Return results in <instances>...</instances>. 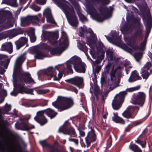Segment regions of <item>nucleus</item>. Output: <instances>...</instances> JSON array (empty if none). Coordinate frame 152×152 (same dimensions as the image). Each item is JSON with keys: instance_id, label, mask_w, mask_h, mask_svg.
I'll list each match as a JSON object with an SVG mask.
<instances>
[{"instance_id": "55", "label": "nucleus", "mask_w": 152, "mask_h": 152, "mask_svg": "<svg viewBox=\"0 0 152 152\" xmlns=\"http://www.w3.org/2000/svg\"><path fill=\"white\" fill-rule=\"evenodd\" d=\"M2 110L6 112L5 114H7V113L10 111L11 110V106L10 105L6 104L5 106L2 109Z\"/></svg>"}, {"instance_id": "22", "label": "nucleus", "mask_w": 152, "mask_h": 152, "mask_svg": "<svg viewBox=\"0 0 152 152\" xmlns=\"http://www.w3.org/2000/svg\"><path fill=\"white\" fill-rule=\"evenodd\" d=\"M147 42L145 41H143L141 42L140 44V47L138 45V42H137L135 43H134L131 45H130V46L134 50H140L142 51L145 50V48Z\"/></svg>"}, {"instance_id": "41", "label": "nucleus", "mask_w": 152, "mask_h": 152, "mask_svg": "<svg viewBox=\"0 0 152 152\" xmlns=\"http://www.w3.org/2000/svg\"><path fill=\"white\" fill-rule=\"evenodd\" d=\"M86 33L88 34L89 33L90 34V36L91 38H96V39H97L96 35L95 34L91 28H89L88 29H86Z\"/></svg>"}, {"instance_id": "59", "label": "nucleus", "mask_w": 152, "mask_h": 152, "mask_svg": "<svg viewBox=\"0 0 152 152\" xmlns=\"http://www.w3.org/2000/svg\"><path fill=\"white\" fill-rule=\"evenodd\" d=\"M30 39L31 41L32 42H35L36 39V37L34 34H32L30 36Z\"/></svg>"}, {"instance_id": "37", "label": "nucleus", "mask_w": 152, "mask_h": 152, "mask_svg": "<svg viewBox=\"0 0 152 152\" xmlns=\"http://www.w3.org/2000/svg\"><path fill=\"white\" fill-rule=\"evenodd\" d=\"M1 14L2 15L8 19H11L12 17V13L9 11L3 10Z\"/></svg>"}, {"instance_id": "31", "label": "nucleus", "mask_w": 152, "mask_h": 152, "mask_svg": "<svg viewBox=\"0 0 152 152\" xmlns=\"http://www.w3.org/2000/svg\"><path fill=\"white\" fill-rule=\"evenodd\" d=\"M78 46L79 49L84 52L86 54L87 56V58L88 59H90L91 60L90 57L88 55H87L88 48L85 45L83 44L80 42L78 43Z\"/></svg>"}, {"instance_id": "27", "label": "nucleus", "mask_w": 152, "mask_h": 152, "mask_svg": "<svg viewBox=\"0 0 152 152\" xmlns=\"http://www.w3.org/2000/svg\"><path fill=\"white\" fill-rule=\"evenodd\" d=\"M45 72L47 76H49L51 78H53V79L55 75L57 74L56 67L55 69L52 67H49L45 70Z\"/></svg>"}, {"instance_id": "32", "label": "nucleus", "mask_w": 152, "mask_h": 152, "mask_svg": "<svg viewBox=\"0 0 152 152\" xmlns=\"http://www.w3.org/2000/svg\"><path fill=\"white\" fill-rule=\"evenodd\" d=\"M63 49L62 47L54 48L50 50V53L52 55L61 53L63 51Z\"/></svg>"}, {"instance_id": "8", "label": "nucleus", "mask_w": 152, "mask_h": 152, "mask_svg": "<svg viewBox=\"0 0 152 152\" xmlns=\"http://www.w3.org/2000/svg\"><path fill=\"white\" fill-rule=\"evenodd\" d=\"M72 64L75 71L79 73H85L86 69V65L82 62L81 59L79 57H74L72 60Z\"/></svg>"}, {"instance_id": "60", "label": "nucleus", "mask_w": 152, "mask_h": 152, "mask_svg": "<svg viewBox=\"0 0 152 152\" xmlns=\"http://www.w3.org/2000/svg\"><path fill=\"white\" fill-rule=\"evenodd\" d=\"M19 93L18 91H18H16L15 88L13 89V91H12L11 93V95L13 96H16Z\"/></svg>"}, {"instance_id": "21", "label": "nucleus", "mask_w": 152, "mask_h": 152, "mask_svg": "<svg viewBox=\"0 0 152 152\" xmlns=\"http://www.w3.org/2000/svg\"><path fill=\"white\" fill-rule=\"evenodd\" d=\"M75 14V13L70 14L67 18L69 24L72 26L75 27L77 26L78 22Z\"/></svg>"}, {"instance_id": "47", "label": "nucleus", "mask_w": 152, "mask_h": 152, "mask_svg": "<svg viewBox=\"0 0 152 152\" xmlns=\"http://www.w3.org/2000/svg\"><path fill=\"white\" fill-rule=\"evenodd\" d=\"M127 109H128V110H129V112L131 113L132 115V114L134 111L136 110H138L139 109V107L137 106H129L127 108Z\"/></svg>"}, {"instance_id": "62", "label": "nucleus", "mask_w": 152, "mask_h": 152, "mask_svg": "<svg viewBox=\"0 0 152 152\" xmlns=\"http://www.w3.org/2000/svg\"><path fill=\"white\" fill-rule=\"evenodd\" d=\"M29 19L31 20H34L37 21H39V19L37 15H35L31 16Z\"/></svg>"}, {"instance_id": "1", "label": "nucleus", "mask_w": 152, "mask_h": 152, "mask_svg": "<svg viewBox=\"0 0 152 152\" xmlns=\"http://www.w3.org/2000/svg\"><path fill=\"white\" fill-rule=\"evenodd\" d=\"M109 7L110 9L106 7H100L99 11L101 15L103 16V17L98 13L95 12V9L94 8H88V10L90 15H92L96 20L99 22H102L104 20L111 17L113 8V7L110 6Z\"/></svg>"}, {"instance_id": "4", "label": "nucleus", "mask_w": 152, "mask_h": 152, "mask_svg": "<svg viewBox=\"0 0 152 152\" xmlns=\"http://www.w3.org/2000/svg\"><path fill=\"white\" fill-rule=\"evenodd\" d=\"M140 86L138 85L133 87L127 88L126 91H121L115 96V110H119L122 107L125 97L127 94V92H132L139 90Z\"/></svg>"}, {"instance_id": "51", "label": "nucleus", "mask_w": 152, "mask_h": 152, "mask_svg": "<svg viewBox=\"0 0 152 152\" xmlns=\"http://www.w3.org/2000/svg\"><path fill=\"white\" fill-rule=\"evenodd\" d=\"M104 45L100 41L99 43L98 46L96 47V49L98 52H101L103 50Z\"/></svg>"}, {"instance_id": "5", "label": "nucleus", "mask_w": 152, "mask_h": 152, "mask_svg": "<svg viewBox=\"0 0 152 152\" xmlns=\"http://www.w3.org/2000/svg\"><path fill=\"white\" fill-rule=\"evenodd\" d=\"M25 56L24 54L21 55L17 59L15 64L14 72L13 75L14 86L15 88L18 89L16 84L18 80V76L20 75V73L22 71V65L26 59Z\"/></svg>"}, {"instance_id": "39", "label": "nucleus", "mask_w": 152, "mask_h": 152, "mask_svg": "<svg viewBox=\"0 0 152 152\" xmlns=\"http://www.w3.org/2000/svg\"><path fill=\"white\" fill-rule=\"evenodd\" d=\"M56 71H57L58 72V77H57L56 75H55L54 76L53 80H59L63 76V73H61L60 70L59 69L58 66H56Z\"/></svg>"}, {"instance_id": "2", "label": "nucleus", "mask_w": 152, "mask_h": 152, "mask_svg": "<svg viewBox=\"0 0 152 152\" xmlns=\"http://www.w3.org/2000/svg\"><path fill=\"white\" fill-rule=\"evenodd\" d=\"M44 114H46L51 119H52L55 118L56 116L58 113L50 108L38 111L36 115L34 118V119L41 126L45 125L47 123L48 121L47 119L44 116Z\"/></svg>"}, {"instance_id": "63", "label": "nucleus", "mask_w": 152, "mask_h": 152, "mask_svg": "<svg viewBox=\"0 0 152 152\" xmlns=\"http://www.w3.org/2000/svg\"><path fill=\"white\" fill-rule=\"evenodd\" d=\"M69 140L70 142H74L76 145H78V140L77 139L70 138L69 139Z\"/></svg>"}, {"instance_id": "29", "label": "nucleus", "mask_w": 152, "mask_h": 152, "mask_svg": "<svg viewBox=\"0 0 152 152\" xmlns=\"http://www.w3.org/2000/svg\"><path fill=\"white\" fill-rule=\"evenodd\" d=\"M94 94L96 99H98L99 98V95H100L102 94V91L100 90L99 86L95 83H94Z\"/></svg>"}, {"instance_id": "3", "label": "nucleus", "mask_w": 152, "mask_h": 152, "mask_svg": "<svg viewBox=\"0 0 152 152\" xmlns=\"http://www.w3.org/2000/svg\"><path fill=\"white\" fill-rule=\"evenodd\" d=\"M73 104V100L71 98L61 96H58L57 100L52 103V105L60 112L70 108Z\"/></svg>"}, {"instance_id": "42", "label": "nucleus", "mask_w": 152, "mask_h": 152, "mask_svg": "<svg viewBox=\"0 0 152 152\" xmlns=\"http://www.w3.org/2000/svg\"><path fill=\"white\" fill-rule=\"evenodd\" d=\"M77 14L80 20L82 22H83L87 20L86 17L80 11L77 12Z\"/></svg>"}, {"instance_id": "26", "label": "nucleus", "mask_w": 152, "mask_h": 152, "mask_svg": "<svg viewBox=\"0 0 152 152\" xmlns=\"http://www.w3.org/2000/svg\"><path fill=\"white\" fill-rule=\"evenodd\" d=\"M1 49L3 51L8 52L9 53H12L13 52L12 43L9 42L2 45Z\"/></svg>"}, {"instance_id": "54", "label": "nucleus", "mask_w": 152, "mask_h": 152, "mask_svg": "<svg viewBox=\"0 0 152 152\" xmlns=\"http://www.w3.org/2000/svg\"><path fill=\"white\" fill-rule=\"evenodd\" d=\"M47 20L51 23L55 24L56 23L53 18L52 15H50L46 17Z\"/></svg>"}, {"instance_id": "43", "label": "nucleus", "mask_w": 152, "mask_h": 152, "mask_svg": "<svg viewBox=\"0 0 152 152\" xmlns=\"http://www.w3.org/2000/svg\"><path fill=\"white\" fill-rule=\"evenodd\" d=\"M117 113H115V122L116 123H120L122 124H124V121L121 118L117 116Z\"/></svg>"}, {"instance_id": "20", "label": "nucleus", "mask_w": 152, "mask_h": 152, "mask_svg": "<svg viewBox=\"0 0 152 152\" xmlns=\"http://www.w3.org/2000/svg\"><path fill=\"white\" fill-rule=\"evenodd\" d=\"M142 31L141 29L139 28L137 30L135 33L131 37V41L130 42L129 45H131L134 43H135L137 41V38H139L140 39H142Z\"/></svg>"}, {"instance_id": "58", "label": "nucleus", "mask_w": 152, "mask_h": 152, "mask_svg": "<svg viewBox=\"0 0 152 152\" xmlns=\"http://www.w3.org/2000/svg\"><path fill=\"white\" fill-rule=\"evenodd\" d=\"M44 13L46 15V17L52 15L51 11L49 8L46 9L44 12Z\"/></svg>"}, {"instance_id": "45", "label": "nucleus", "mask_w": 152, "mask_h": 152, "mask_svg": "<svg viewBox=\"0 0 152 152\" xmlns=\"http://www.w3.org/2000/svg\"><path fill=\"white\" fill-rule=\"evenodd\" d=\"M87 41V44L89 45L90 47L92 45L93 43H95V40H97L96 38H91L90 37L87 36L86 37Z\"/></svg>"}, {"instance_id": "34", "label": "nucleus", "mask_w": 152, "mask_h": 152, "mask_svg": "<svg viewBox=\"0 0 152 152\" xmlns=\"http://www.w3.org/2000/svg\"><path fill=\"white\" fill-rule=\"evenodd\" d=\"M129 148L134 152H142V150L139 147L135 144L130 145L129 146Z\"/></svg>"}, {"instance_id": "14", "label": "nucleus", "mask_w": 152, "mask_h": 152, "mask_svg": "<svg viewBox=\"0 0 152 152\" xmlns=\"http://www.w3.org/2000/svg\"><path fill=\"white\" fill-rule=\"evenodd\" d=\"M42 37L43 39L48 40L51 43L55 44L58 38V35L56 33L44 31L42 33Z\"/></svg>"}, {"instance_id": "52", "label": "nucleus", "mask_w": 152, "mask_h": 152, "mask_svg": "<svg viewBox=\"0 0 152 152\" xmlns=\"http://www.w3.org/2000/svg\"><path fill=\"white\" fill-rule=\"evenodd\" d=\"M142 53L141 52H137L135 53L134 55V56L137 61H138L141 58L142 56Z\"/></svg>"}, {"instance_id": "25", "label": "nucleus", "mask_w": 152, "mask_h": 152, "mask_svg": "<svg viewBox=\"0 0 152 152\" xmlns=\"http://www.w3.org/2000/svg\"><path fill=\"white\" fill-rule=\"evenodd\" d=\"M67 81L77 86H80L83 82V78L78 77L68 79Z\"/></svg>"}, {"instance_id": "12", "label": "nucleus", "mask_w": 152, "mask_h": 152, "mask_svg": "<svg viewBox=\"0 0 152 152\" xmlns=\"http://www.w3.org/2000/svg\"><path fill=\"white\" fill-rule=\"evenodd\" d=\"M124 69L123 66V62L115 68V89L120 86V83L122 72Z\"/></svg>"}, {"instance_id": "35", "label": "nucleus", "mask_w": 152, "mask_h": 152, "mask_svg": "<svg viewBox=\"0 0 152 152\" xmlns=\"http://www.w3.org/2000/svg\"><path fill=\"white\" fill-rule=\"evenodd\" d=\"M123 30L126 32H131L132 31V24L128 23L125 24L123 28Z\"/></svg>"}, {"instance_id": "57", "label": "nucleus", "mask_w": 152, "mask_h": 152, "mask_svg": "<svg viewBox=\"0 0 152 152\" xmlns=\"http://www.w3.org/2000/svg\"><path fill=\"white\" fill-rule=\"evenodd\" d=\"M21 23L22 24H23L24 25L27 24L28 22V19L26 18H23L21 19Z\"/></svg>"}, {"instance_id": "17", "label": "nucleus", "mask_w": 152, "mask_h": 152, "mask_svg": "<svg viewBox=\"0 0 152 152\" xmlns=\"http://www.w3.org/2000/svg\"><path fill=\"white\" fill-rule=\"evenodd\" d=\"M40 144L43 147H48L50 148L49 152H67L64 151H61L60 149L55 148L54 145H51L47 143L45 140L40 141L39 142Z\"/></svg>"}, {"instance_id": "56", "label": "nucleus", "mask_w": 152, "mask_h": 152, "mask_svg": "<svg viewBox=\"0 0 152 152\" xmlns=\"http://www.w3.org/2000/svg\"><path fill=\"white\" fill-rule=\"evenodd\" d=\"M77 127V129L79 131L81 130H83L85 129V125L82 123H79L78 126L75 125Z\"/></svg>"}, {"instance_id": "30", "label": "nucleus", "mask_w": 152, "mask_h": 152, "mask_svg": "<svg viewBox=\"0 0 152 152\" xmlns=\"http://www.w3.org/2000/svg\"><path fill=\"white\" fill-rule=\"evenodd\" d=\"M48 54L45 53L42 51L38 50L36 51L34 57L35 59H42L48 57Z\"/></svg>"}, {"instance_id": "11", "label": "nucleus", "mask_w": 152, "mask_h": 152, "mask_svg": "<svg viewBox=\"0 0 152 152\" xmlns=\"http://www.w3.org/2000/svg\"><path fill=\"white\" fill-rule=\"evenodd\" d=\"M58 131L64 134L72 135L73 136L76 134L75 129L71 126L70 123L68 120L66 121L63 125L59 128Z\"/></svg>"}, {"instance_id": "28", "label": "nucleus", "mask_w": 152, "mask_h": 152, "mask_svg": "<svg viewBox=\"0 0 152 152\" xmlns=\"http://www.w3.org/2000/svg\"><path fill=\"white\" fill-rule=\"evenodd\" d=\"M23 31L21 29H18L17 30L16 33L12 31H9L6 33L5 34V36L6 37H9V38L11 39L15 37L19 34H22L23 33Z\"/></svg>"}, {"instance_id": "44", "label": "nucleus", "mask_w": 152, "mask_h": 152, "mask_svg": "<svg viewBox=\"0 0 152 152\" xmlns=\"http://www.w3.org/2000/svg\"><path fill=\"white\" fill-rule=\"evenodd\" d=\"M110 35L111 37L106 35H105V37L109 42L114 44V33H113V31H111V34Z\"/></svg>"}, {"instance_id": "53", "label": "nucleus", "mask_w": 152, "mask_h": 152, "mask_svg": "<svg viewBox=\"0 0 152 152\" xmlns=\"http://www.w3.org/2000/svg\"><path fill=\"white\" fill-rule=\"evenodd\" d=\"M112 143V137L110 135L109 138L107 140V146L106 147V149H107V148H109L111 146Z\"/></svg>"}, {"instance_id": "64", "label": "nucleus", "mask_w": 152, "mask_h": 152, "mask_svg": "<svg viewBox=\"0 0 152 152\" xmlns=\"http://www.w3.org/2000/svg\"><path fill=\"white\" fill-rule=\"evenodd\" d=\"M99 1L102 3L103 5L107 4L110 2L109 0H99Z\"/></svg>"}, {"instance_id": "6", "label": "nucleus", "mask_w": 152, "mask_h": 152, "mask_svg": "<svg viewBox=\"0 0 152 152\" xmlns=\"http://www.w3.org/2000/svg\"><path fill=\"white\" fill-rule=\"evenodd\" d=\"M103 73L106 75L109 73L110 79L108 81L109 90L110 91L113 90L114 89V64L113 63L108 61Z\"/></svg>"}, {"instance_id": "36", "label": "nucleus", "mask_w": 152, "mask_h": 152, "mask_svg": "<svg viewBox=\"0 0 152 152\" xmlns=\"http://www.w3.org/2000/svg\"><path fill=\"white\" fill-rule=\"evenodd\" d=\"M64 67L65 71L67 72L68 73L72 74L73 71L72 68L71 64L69 63H67L64 65Z\"/></svg>"}, {"instance_id": "50", "label": "nucleus", "mask_w": 152, "mask_h": 152, "mask_svg": "<svg viewBox=\"0 0 152 152\" xmlns=\"http://www.w3.org/2000/svg\"><path fill=\"white\" fill-rule=\"evenodd\" d=\"M37 91L39 94H45L49 92L50 91L49 89H39Z\"/></svg>"}, {"instance_id": "16", "label": "nucleus", "mask_w": 152, "mask_h": 152, "mask_svg": "<svg viewBox=\"0 0 152 152\" xmlns=\"http://www.w3.org/2000/svg\"><path fill=\"white\" fill-rule=\"evenodd\" d=\"M20 81L23 82L26 84L35 83L31 77V75L28 72H21L20 73Z\"/></svg>"}, {"instance_id": "18", "label": "nucleus", "mask_w": 152, "mask_h": 152, "mask_svg": "<svg viewBox=\"0 0 152 152\" xmlns=\"http://www.w3.org/2000/svg\"><path fill=\"white\" fill-rule=\"evenodd\" d=\"M16 85L18 88V91L19 93L21 94L26 93L31 95L34 94H33V89L26 88L25 84L18 83V84H16Z\"/></svg>"}, {"instance_id": "61", "label": "nucleus", "mask_w": 152, "mask_h": 152, "mask_svg": "<svg viewBox=\"0 0 152 152\" xmlns=\"http://www.w3.org/2000/svg\"><path fill=\"white\" fill-rule=\"evenodd\" d=\"M46 0H36V2L37 4L41 5H44L46 3Z\"/></svg>"}, {"instance_id": "15", "label": "nucleus", "mask_w": 152, "mask_h": 152, "mask_svg": "<svg viewBox=\"0 0 152 152\" xmlns=\"http://www.w3.org/2000/svg\"><path fill=\"white\" fill-rule=\"evenodd\" d=\"M151 66V64L150 62H147L142 68L141 72V76L143 79L147 80L149 75L152 73V69L150 70L149 72H148Z\"/></svg>"}, {"instance_id": "40", "label": "nucleus", "mask_w": 152, "mask_h": 152, "mask_svg": "<svg viewBox=\"0 0 152 152\" xmlns=\"http://www.w3.org/2000/svg\"><path fill=\"white\" fill-rule=\"evenodd\" d=\"M12 26V25L9 24L7 23H5L0 25V32L4 30L9 28Z\"/></svg>"}, {"instance_id": "38", "label": "nucleus", "mask_w": 152, "mask_h": 152, "mask_svg": "<svg viewBox=\"0 0 152 152\" xmlns=\"http://www.w3.org/2000/svg\"><path fill=\"white\" fill-rule=\"evenodd\" d=\"M141 135L139 136V137L137 138V140H135L136 143L140 145L143 148H145L146 147V140L147 138H145L144 139V140L143 141L139 139V137H140Z\"/></svg>"}, {"instance_id": "24", "label": "nucleus", "mask_w": 152, "mask_h": 152, "mask_svg": "<svg viewBox=\"0 0 152 152\" xmlns=\"http://www.w3.org/2000/svg\"><path fill=\"white\" fill-rule=\"evenodd\" d=\"M141 79V77L139 75L137 71L134 70L132 72L131 75L129 78L128 81L130 83H132Z\"/></svg>"}, {"instance_id": "49", "label": "nucleus", "mask_w": 152, "mask_h": 152, "mask_svg": "<svg viewBox=\"0 0 152 152\" xmlns=\"http://www.w3.org/2000/svg\"><path fill=\"white\" fill-rule=\"evenodd\" d=\"M107 77V76L106 74L103 73L101 77V83L102 86L105 84L107 83V81L105 79Z\"/></svg>"}, {"instance_id": "13", "label": "nucleus", "mask_w": 152, "mask_h": 152, "mask_svg": "<svg viewBox=\"0 0 152 152\" xmlns=\"http://www.w3.org/2000/svg\"><path fill=\"white\" fill-rule=\"evenodd\" d=\"M94 127L89 126L90 130L88 132L87 136L85 138L86 147L88 148L91 145V143L96 141L97 137L94 129Z\"/></svg>"}, {"instance_id": "9", "label": "nucleus", "mask_w": 152, "mask_h": 152, "mask_svg": "<svg viewBox=\"0 0 152 152\" xmlns=\"http://www.w3.org/2000/svg\"><path fill=\"white\" fill-rule=\"evenodd\" d=\"M56 2L58 7H60L66 15H69L70 14L75 13L73 7L69 4L68 5L64 2H62L64 0H53Z\"/></svg>"}, {"instance_id": "48", "label": "nucleus", "mask_w": 152, "mask_h": 152, "mask_svg": "<svg viewBox=\"0 0 152 152\" xmlns=\"http://www.w3.org/2000/svg\"><path fill=\"white\" fill-rule=\"evenodd\" d=\"M120 47L124 50L129 52H130L132 50L131 48H129L124 43H123L121 44Z\"/></svg>"}, {"instance_id": "19", "label": "nucleus", "mask_w": 152, "mask_h": 152, "mask_svg": "<svg viewBox=\"0 0 152 152\" xmlns=\"http://www.w3.org/2000/svg\"><path fill=\"white\" fill-rule=\"evenodd\" d=\"M15 126L17 129L24 131L28 130L35 128L34 126L28 125L24 122L16 123Z\"/></svg>"}, {"instance_id": "46", "label": "nucleus", "mask_w": 152, "mask_h": 152, "mask_svg": "<svg viewBox=\"0 0 152 152\" xmlns=\"http://www.w3.org/2000/svg\"><path fill=\"white\" fill-rule=\"evenodd\" d=\"M122 115L124 117L127 118H132L131 113L129 112V110L127 109L124 111L122 113Z\"/></svg>"}, {"instance_id": "10", "label": "nucleus", "mask_w": 152, "mask_h": 152, "mask_svg": "<svg viewBox=\"0 0 152 152\" xmlns=\"http://www.w3.org/2000/svg\"><path fill=\"white\" fill-rule=\"evenodd\" d=\"M146 96V94L143 92H139L137 94H134L132 95L133 104H138L140 107H142L144 104Z\"/></svg>"}, {"instance_id": "23", "label": "nucleus", "mask_w": 152, "mask_h": 152, "mask_svg": "<svg viewBox=\"0 0 152 152\" xmlns=\"http://www.w3.org/2000/svg\"><path fill=\"white\" fill-rule=\"evenodd\" d=\"M28 39L25 37H21L18 40L15 42L16 48L17 50H19L21 48L27 44Z\"/></svg>"}, {"instance_id": "7", "label": "nucleus", "mask_w": 152, "mask_h": 152, "mask_svg": "<svg viewBox=\"0 0 152 152\" xmlns=\"http://www.w3.org/2000/svg\"><path fill=\"white\" fill-rule=\"evenodd\" d=\"M144 11L145 13V15L144 13H143L141 15L143 20L146 22V23L145 24V32L147 34H149L152 28V20L150 10L146 5L144 7Z\"/></svg>"}, {"instance_id": "33", "label": "nucleus", "mask_w": 152, "mask_h": 152, "mask_svg": "<svg viewBox=\"0 0 152 152\" xmlns=\"http://www.w3.org/2000/svg\"><path fill=\"white\" fill-rule=\"evenodd\" d=\"M106 52L107 57L108 59V61L114 60L112 50L109 48L106 51Z\"/></svg>"}]
</instances>
